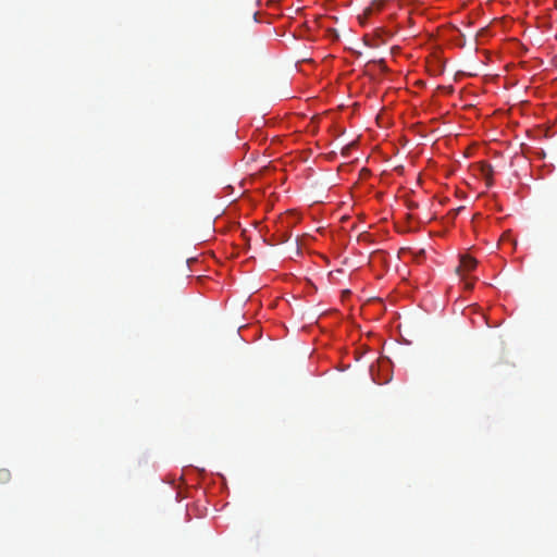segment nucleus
Returning a JSON list of instances; mask_svg holds the SVG:
<instances>
[{
	"mask_svg": "<svg viewBox=\"0 0 557 557\" xmlns=\"http://www.w3.org/2000/svg\"><path fill=\"white\" fill-rule=\"evenodd\" d=\"M476 267V261L472 257L466 256L460 260L459 271L470 272Z\"/></svg>",
	"mask_w": 557,
	"mask_h": 557,
	"instance_id": "obj_1",
	"label": "nucleus"
},
{
	"mask_svg": "<svg viewBox=\"0 0 557 557\" xmlns=\"http://www.w3.org/2000/svg\"><path fill=\"white\" fill-rule=\"evenodd\" d=\"M11 480V472L8 469H0V483L4 484Z\"/></svg>",
	"mask_w": 557,
	"mask_h": 557,
	"instance_id": "obj_4",
	"label": "nucleus"
},
{
	"mask_svg": "<svg viewBox=\"0 0 557 557\" xmlns=\"http://www.w3.org/2000/svg\"><path fill=\"white\" fill-rule=\"evenodd\" d=\"M366 13L370 14L371 13V9H367Z\"/></svg>",
	"mask_w": 557,
	"mask_h": 557,
	"instance_id": "obj_6",
	"label": "nucleus"
},
{
	"mask_svg": "<svg viewBox=\"0 0 557 557\" xmlns=\"http://www.w3.org/2000/svg\"><path fill=\"white\" fill-rule=\"evenodd\" d=\"M480 172L482 177L486 181L487 184H490L492 175H493V169L491 164L488 163H482L480 165Z\"/></svg>",
	"mask_w": 557,
	"mask_h": 557,
	"instance_id": "obj_3",
	"label": "nucleus"
},
{
	"mask_svg": "<svg viewBox=\"0 0 557 557\" xmlns=\"http://www.w3.org/2000/svg\"><path fill=\"white\" fill-rule=\"evenodd\" d=\"M507 244L509 246H517V238L512 236L511 231L504 232L500 237V245L504 247Z\"/></svg>",
	"mask_w": 557,
	"mask_h": 557,
	"instance_id": "obj_2",
	"label": "nucleus"
},
{
	"mask_svg": "<svg viewBox=\"0 0 557 557\" xmlns=\"http://www.w3.org/2000/svg\"><path fill=\"white\" fill-rule=\"evenodd\" d=\"M472 286H473V284H472V283H470V282H466V283H465V287H466L467 289H471V288H472Z\"/></svg>",
	"mask_w": 557,
	"mask_h": 557,
	"instance_id": "obj_5",
	"label": "nucleus"
}]
</instances>
